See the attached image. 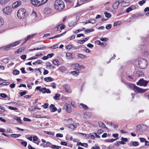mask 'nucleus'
Segmentation results:
<instances>
[{
	"instance_id": "ddd939ff",
	"label": "nucleus",
	"mask_w": 149,
	"mask_h": 149,
	"mask_svg": "<svg viewBox=\"0 0 149 149\" xmlns=\"http://www.w3.org/2000/svg\"><path fill=\"white\" fill-rule=\"evenodd\" d=\"M52 12L51 9L48 7L45 8L44 10V13L46 14H49Z\"/></svg>"
},
{
	"instance_id": "a878e982",
	"label": "nucleus",
	"mask_w": 149,
	"mask_h": 149,
	"mask_svg": "<svg viewBox=\"0 0 149 149\" xmlns=\"http://www.w3.org/2000/svg\"><path fill=\"white\" fill-rule=\"evenodd\" d=\"M45 48H46L45 47V46L42 45L41 46V47H39V48H38V47H37V48H34L33 49V50H43V49H45Z\"/></svg>"
},
{
	"instance_id": "13d9d810",
	"label": "nucleus",
	"mask_w": 149,
	"mask_h": 149,
	"mask_svg": "<svg viewBox=\"0 0 149 149\" xmlns=\"http://www.w3.org/2000/svg\"><path fill=\"white\" fill-rule=\"evenodd\" d=\"M77 145H80L82 146L85 147L84 146V143H82L81 142H78L77 144Z\"/></svg>"
},
{
	"instance_id": "37998d69",
	"label": "nucleus",
	"mask_w": 149,
	"mask_h": 149,
	"mask_svg": "<svg viewBox=\"0 0 149 149\" xmlns=\"http://www.w3.org/2000/svg\"><path fill=\"white\" fill-rule=\"evenodd\" d=\"M104 14L106 17L109 18L111 16V14L110 13H108L107 12H104Z\"/></svg>"
},
{
	"instance_id": "e2e57ef3",
	"label": "nucleus",
	"mask_w": 149,
	"mask_h": 149,
	"mask_svg": "<svg viewBox=\"0 0 149 149\" xmlns=\"http://www.w3.org/2000/svg\"><path fill=\"white\" fill-rule=\"evenodd\" d=\"M111 24H109L107 25L106 26V28L107 29H109L111 27Z\"/></svg>"
},
{
	"instance_id": "72a5a7b5",
	"label": "nucleus",
	"mask_w": 149,
	"mask_h": 149,
	"mask_svg": "<svg viewBox=\"0 0 149 149\" xmlns=\"http://www.w3.org/2000/svg\"><path fill=\"white\" fill-rule=\"evenodd\" d=\"M65 28V26L61 24L58 25L57 27V29L60 28V29L61 30L64 29Z\"/></svg>"
},
{
	"instance_id": "f03ea898",
	"label": "nucleus",
	"mask_w": 149,
	"mask_h": 149,
	"mask_svg": "<svg viewBox=\"0 0 149 149\" xmlns=\"http://www.w3.org/2000/svg\"><path fill=\"white\" fill-rule=\"evenodd\" d=\"M138 62H136V65L142 69L145 68L147 65V62L146 60L142 58H140L138 59Z\"/></svg>"
},
{
	"instance_id": "680f3d73",
	"label": "nucleus",
	"mask_w": 149,
	"mask_h": 149,
	"mask_svg": "<svg viewBox=\"0 0 149 149\" xmlns=\"http://www.w3.org/2000/svg\"><path fill=\"white\" fill-rule=\"evenodd\" d=\"M26 55H23L21 56L20 57L21 59H22L23 60H24L26 59Z\"/></svg>"
},
{
	"instance_id": "2eb2a0df",
	"label": "nucleus",
	"mask_w": 149,
	"mask_h": 149,
	"mask_svg": "<svg viewBox=\"0 0 149 149\" xmlns=\"http://www.w3.org/2000/svg\"><path fill=\"white\" fill-rule=\"evenodd\" d=\"M49 109L52 112H54L57 110V108L54 107L53 104L50 105L49 107Z\"/></svg>"
},
{
	"instance_id": "052dcab7",
	"label": "nucleus",
	"mask_w": 149,
	"mask_h": 149,
	"mask_svg": "<svg viewBox=\"0 0 149 149\" xmlns=\"http://www.w3.org/2000/svg\"><path fill=\"white\" fill-rule=\"evenodd\" d=\"M46 88H41V90L40 91V92H41L43 93H45V90H46Z\"/></svg>"
},
{
	"instance_id": "c756f323",
	"label": "nucleus",
	"mask_w": 149,
	"mask_h": 149,
	"mask_svg": "<svg viewBox=\"0 0 149 149\" xmlns=\"http://www.w3.org/2000/svg\"><path fill=\"white\" fill-rule=\"evenodd\" d=\"M35 35H29L27 36V37L25 38V42H26L31 38H33Z\"/></svg>"
},
{
	"instance_id": "2f4dec72",
	"label": "nucleus",
	"mask_w": 149,
	"mask_h": 149,
	"mask_svg": "<svg viewBox=\"0 0 149 149\" xmlns=\"http://www.w3.org/2000/svg\"><path fill=\"white\" fill-rule=\"evenodd\" d=\"M75 69L76 70H77L79 71V70L81 69V66H80L79 64L78 63H77L75 64Z\"/></svg>"
},
{
	"instance_id": "39448f33",
	"label": "nucleus",
	"mask_w": 149,
	"mask_h": 149,
	"mask_svg": "<svg viewBox=\"0 0 149 149\" xmlns=\"http://www.w3.org/2000/svg\"><path fill=\"white\" fill-rule=\"evenodd\" d=\"M48 0H31L32 5L36 6H39L46 2Z\"/></svg>"
},
{
	"instance_id": "c03bdc74",
	"label": "nucleus",
	"mask_w": 149,
	"mask_h": 149,
	"mask_svg": "<svg viewBox=\"0 0 149 149\" xmlns=\"http://www.w3.org/2000/svg\"><path fill=\"white\" fill-rule=\"evenodd\" d=\"M20 43L18 41H16L14 43H12V45H13V47L16 46V45L19 44Z\"/></svg>"
},
{
	"instance_id": "bb28decb",
	"label": "nucleus",
	"mask_w": 149,
	"mask_h": 149,
	"mask_svg": "<svg viewBox=\"0 0 149 149\" xmlns=\"http://www.w3.org/2000/svg\"><path fill=\"white\" fill-rule=\"evenodd\" d=\"M25 49V47L20 48L17 50V52L18 54L20 53L23 52Z\"/></svg>"
},
{
	"instance_id": "7c9ffc66",
	"label": "nucleus",
	"mask_w": 149,
	"mask_h": 149,
	"mask_svg": "<svg viewBox=\"0 0 149 149\" xmlns=\"http://www.w3.org/2000/svg\"><path fill=\"white\" fill-rule=\"evenodd\" d=\"M14 119L15 120H17L18 122L20 123H22V121L20 119V118L19 117H18L17 116H15L14 117Z\"/></svg>"
},
{
	"instance_id": "412c9836",
	"label": "nucleus",
	"mask_w": 149,
	"mask_h": 149,
	"mask_svg": "<svg viewBox=\"0 0 149 149\" xmlns=\"http://www.w3.org/2000/svg\"><path fill=\"white\" fill-rule=\"evenodd\" d=\"M44 80L46 82H48L52 81H53L54 79L51 77H45L44 78Z\"/></svg>"
},
{
	"instance_id": "3c124183",
	"label": "nucleus",
	"mask_w": 149,
	"mask_h": 149,
	"mask_svg": "<svg viewBox=\"0 0 149 149\" xmlns=\"http://www.w3.org/2000/svg\"><path fill=\"white\" fill-rule=\"evenodd\" d=\"M146 2L145 0H142L139 2L138 3L141 6H142Z\"/></svg>"
},
{
	"instance_id": "9b49d317",
	"label": "nucleus",
	"mask_w": 149,
	"mask_h": 149,
	"mask_svg": "<svg viewBox=\"0 0 149 149\" xmlns=\"http://www.w3.org/2000/svg\"><path fill=\"white\" fill-rule=\"evenodd\" d=\"M21 3L20 1H17L14 3L12 5V8H15L21 5Z\"/></svg>"
},
{
	"instance_id": "69168bd1",
	"label": "nucleus",
	"mask_w": 149,
	"mask_h": 149,
	"mask_svg": "<svg viewBox=\"0 0 149 149\" xmlns=\"http://www.w3.org/2000/svg\"><path fill=\"white\" fill-rule=\"evenodd\" d=\"M51 86L53 88H56V84L54 82L51 83Z\"/></svg>"
},
{
	"instance_id": "a211bd4d",
	"label": "nucleus",
	"mask_w": 149,
	"mask_h": 149,
	"mask_svg": "<svg viewBox=\"0 0 149 149\" xmlns=\"http://www.w3.org/2000/svg\"><path fill=\"white\" fill-rule=\"evenodd\" d=\"M77 23V21L76 20L75 21H71L70 22L68 23V26L69 27H71L74 25L76 24Z\"/></svg>"
},
{
	"instance_id": "a18cd8bd",
	"label": "nucleus",
	"mask_w": 149,
	"mask_h": 149,
	"mask_svg": "<svg viewBox=\"0 0 149 149\" xmlns=\"http://www.w3.org/2000/svg\"><path fill=\"white\" fill-rule=\"evenodd\" d=\"M68 127V128H71V129L73 130L74 128V125H73V124H69Z\"/></svg>"
},
{
	"instance_id": "0eeeda50",
	"label": "nucleus",
	"mask_w": 149,
	"mask_h": 149,
	"mask_svg": "<svg viewBox=\"0 0 149 149\" xmlns=\"http://www.w3.org/2000/svg\"><path fill=\"white\" fill-rule=\"evenodd\" d=\"M81 134H83L86 138H90L91 139H94L95 137V134H96V133H90L89 134H85L83 133H80Z\"/></svg>"
},
{
	"instance_id": "c9c22d12",
	"label": "nucleus",
	"mask_w": 149,
	"mask_h": 149,
	"mask_svg": "<svg viewBox=\"0 0 149 149\" xmlns=\"http://www.w3.org/2000/svg\"><path fill=\"white\" fill-rule=\"evenodd\" d=\"M71 73L74 75L77 76L79 74V72L77 70L76 71H72Z\"/></svg>"
},
{
	"instance_id": "cd10ccee",
	"label": "nucleus",
	"mask_w": 149,
	"mask_h": 149,
	"mask_svg": "<svg viewBox=\"0 0 149 149\" xmlns=\"http://www.w3.org/2000/svg\"><path fill=\"white\" fill-rule=\"evenodd\" d=\"M13 47V45H12V43H11L7 45L5 47V49L6 50H8L9 49H10L11 48Z\"/></svg>"
},
{
	"instance_id": "09e8293b",
	"label": "nucleus",
	"mask_w": 149,
	"mask_h": 149,
	"mask_svg": "<svg viewBox=\"0 0 149 149\" xmlns=\"http://www.w3.org/2000/svg\"><path fill=\"white\" fill-rule=\"evenodd\" d=\"M44 132L45 134H49V135H52V136H53L54 135V133L53 132H50L45 131H44Z\"/></svg>"
},
{
	"instance_id": "473e14b6",
	"label": "nucleus",
	"mask_w": 149,
	"mask_h": 149,
	"mask_svg": "<svg viewBox=\"0 0 149 149\" xmlns=\"http://www.w3.org/2000/svg\"><path fill=\"white\" fill-rule=\"evenodd\" d=\"M31 16L32 18L35 19L37 17L36 13L34 11H33L31 13Z\"/></svg>"
},
{
	"instance_id": "7ed1b4c3",
	"label": "nucleus",
	"mask_w": 149,
	"mask_h": 149,
	"mask_svg": "<svg viewBox=\"0 0 149 149\" xmlns=\"http://www.w3.org/2000/svg\"><path fill=\"white\" fill-rule=\"evenodd\" d=\"M17 17L20 19H24L27 16L26 10L24 8L20 9L17 13Z\"/></svg>"
},
{
	"instance_id": "4be33fe9",
	"label": "nucleus",
	"mask_w": 149,
	"mask_h": 149,
	"mask_svg": "<svg viewBox=\"0 0 149 149\" xmlns=\"http://www.w3.org/2000/svg\"><path fill=\"white\" fill-rule=\"evenodd\" d=\"M91 116V113L89 112H86L84 115V117L85 118H89Z\"/></svg>"
},
{
	"instance_id": "5fc2aeb1",
	"label": "nucleus",
	"mask_w": 149,
	"mask_h": 149,
	"mask_svg": "<svg viewBox=\"0 0 149 149\" xmlns=\"http://www.w3.org/2000/svg\"><path fill=\"white\" fill-rule=\"evenodd\" d=\"M65 33H66V32H64L61 34L56 35V36H54V38H58L60 37L61 36H62L63 35V34H65Z\"/></svg>"
},
{
	"instance_id": "4c0bfd02",
	"label": "nucleus",
	"mask_w": 149,
	"mask_h": 149,
	"mask_svg": "<svg viewBox=\"0 0 149 149\" xmlns=\"http://www.w3.org/2000/svg\"><path fill=\"white\" fill-rule=\"evenodd\" d=\"M21 136V134H12L11 135V136L13 137L17 138Z\"/></svg>"
},
{
	"instance_id": "79ce46f5",
	"label": "nucleus",
	"mask_w": 149,
	"mask_h": 149,
	"mask_svg": "<svg viewBox=\"0 0 149 149\" xmlns=\"http://www.w3.org/2000/svg\"><path fill=\"white\" fill-rule=\"evenodd\" d=\"M19 71L17 70H13V74L15 75L19 74Z\"/></svg>"
},
{
	"instance_id": "423d86ee",
	"label": "nucleus",
	"mask_w": 149,
	"mask_h": 149,
	"mask_svg": "<svg viewBox=\"0 0 149 149\" xmlns=\"http://www.w3.org/2000/svg\"><path fill=\"white\" fill-rule=\"evenodd\" d=\"M13 8L11 6H7L5 7L3 9V12L6 14L9 15L12 13Z\"/></svg>"
},
{
	"instance_id": "6ab92c4d",
	"label": "nucleus",
	"mask_w": 149,
	"mask_h": 149,
	"mask_svg": "<svg viewBox=\"0 0 149 149\" xmlns=\"http://www.w3.org/2000/svg\"><path fill=\"white\" fill-rule=\"evenodd\" d=\"M80 105V107L81 109H83L85 110L88 109L87 106L83 103H81Z\"/></svg>"
},
{
	"instance_id": "f704fd0d",
	"label": "nucleus",
	"mask_w": 149,
	"mask_h": 149,
	"mask_svg": "<svg viewBox=\"0 0 149 149\" xmlns=\"http://www.w3.org/2000/svg\"><path fill=\"white\" fill-rule=\"evenodd\" d=\"M118 138L116 139H107L105 140V141L106 142H113L116 140L118 139Z\"/></svg>"
},
{
	"instance_id": "6e6d98bb",
	"label": "nucleus",
	"mask_w": 149,
	"mask_h": 149,
	"mask_svg": "<svg viewBox=\"0 0 149 149\" xmlns=\"http://www.w3.org/2000/svg\"><path fill=\"white\" fill-rule=\"evenodd\" d=\"M0 96L3 98H6L7 97V95L4 93H0Z\"/></svg>"
},
{
	"instance_id": "ea45409f",
	"label": "nucleus",
	"mask_w": 149,
	"mask_h": 149,
	"mask_svg": "<svg viewBox=\"0 0 149 149\" xmlns=\"http://www.w3.org/2000/svg\"><path fill=\"white\" fill-rule=\"evenodd\" d=\"M8 2L6 0H0V3L1 5H3L7 3Z\"/></svg>"
},
{
	"instance_id": "4d7b16f0",
	"label": "nucleus",
	"mask_w": 149,
	"mask_h": 149,
	"mask_svg": "<svg viewBox=\"0 0 149 149\" xmlns=\"http://www.w3.org/2000/svg\"><path fill=\"white\" fill-rule=\"evenodd\" d=\"M51 143L49 142H46V143L45 144H44L43 146L44 147H47L48 146H49Z\"/></svg>"
},
{
	"instance_id": "1a4fd4ad",
	"label": "nucleus",
	"mask_w": 149,
	"mask_h": 149,
	"mask_svg": "<svg viewBox=\"0 0 149 149\" xmlns=\"http://www.w3.org/2000/svg\"><path fill=\"white\" fill-rule=\"evenodd\" d=\"M63 109L65 110L68 113H70L72 111V109L70 105L68 104H66L63 106Z\"/></svg>"
},
{
	"instance_id": "f3484780",
	"label": "nucleus",
	"mask_w": 149,
	"mask_h": 149,
	"mask_svg": "<svg viewBox=\"0 0 149 149\" xmlns=\"http://www.w3.org/2000/svg\"><path fill=\"white\" fill-rule=\"evenodd\" d=\"M122 141H119L120 143L122 144H124L125 143V142H126L128 141V139L127 138H124L123 137H122L121 138Z\"/></svg>"
},
{
	"instance_id": "58836bf2",
	"label": "nucleus",
	"mask_w": 149,
	"mask_h": 149,
	"mask_svg": "<svg viewBox=\"0 0 149 149\" xmlns=\"http://www.w3.org/2000/svg\"><path fill=\"white\" fill-rule=\"evenodd\" d=\"M51 147L53 149H54L55 148H56V149H58L61 148V146H59L55 145H52L51 146Z\"/></svg>"
},
{
	"instance_id": "c85d7f7f",
	"label": "nucleus",
	"mask_w": 149,
	"mask_h": 149,
	"mask_svg": "<svg viewBox=\"0 0 149 149\" xmlns=\"http://www.w3.org/2000/svg\"><path fill=\"white\" fill-rule=\"evenodd\" d=\"M77 56L78 57L81 59L85 58L86 57V55H85L83 54L80 53L78 54Z\"/></svg>"
},
{
	"instance_id": "393cba45",
	"label": "nucleus",
	"mask_w": 149,
	"mask_h": 149,
	"mask_svg": "<svg viewBox=\"0 0 149 149\" xmlns=\"http://www.w3.org/2000/svg\"><path fill=\"white\" fill-rule=\"evenodd\" d=\"M60 96V95L59 94H56L55 95L53 96V98L55 100H59Z\"/></svg>"
},
{
	"instance_id": "5701e85b",
	"label": "nucleus",
	"mask_w": 149,
	"mask_h": 149,
	"mask_svg": "<svg viewBox=\"0 0 149 149\" xmlns=\"http://www.w3.org/2000/svg\"><path fill=\"white\" fill-rule=\"evenodd\" d=\"M47 68H49L50 69H53L54 68V67L52 66L50 62H47L46 63Z\"/></svg>"
},
{
	"instance_id": "774afa93",
	"label": "nucleus",
	"mask_w": 149,
	"mask_h": 149,
	"mask_svg": "<svg viewBox=\"0 0 149 149\" xmlns=\"http://www.w3.org/2000/svg\"><path fill=\"white\" fill-rule=\"evenodd\" d=\"M49 105V104L48 103H45L44 105H42V107L45 109L47 108L48 106Z\"/></svg>"
},
{
	"instance_id": "b1692460",
	"label": "nucleus",
	"mask_w": 149,
	"mask_h": 149,
	"mask_svg": "<svg viewBox=\"0 0 149 149\" xmlns=\"http://www.w3.org/2000/svg\"><path fill=\"white\" fill-rule=\"evenodd\" d=\"M143 72L140 71H138L136 73V75L138 77H141L143 75Z\"/></svg>"
},
{
	"instance_id": "20e7f679",
	"label": "nucleus",
	"mask_w": 149,
	"mask_h": 149,
	"mask_svg": "<svg viewBox=\"0 0 149 149\" xmlns=\"http://www.w3.org/2000/svg\"><path fill=\"white\" fill-rule=\"evenodd\" d=\"M129 86L130 89H133L135 92L142 93L145 92L146 91V90L139 88L134 84H130L129 85Z\"/></svg>"
},
{
	"instance_id": "9d476101",
	"label": "nucleus",
	"mask_w": 149,
	"mask_h": 149,
	"mask_svg": "<svg viewBox=\"0 0 149 149\" xmlns=\"http://www.w3.org/2000/svg\"><path fill=\"white\" fill-rule=\"evenodd\" d=\"M119 2H120V3H121V5L123 7H126L130 4L129 2H124L123 0H119Z\"/></svg>"
},
{
	"instance_id": "4468645a",
	"label": "nucleus",
	"mask_w": 149,
	"mask_h": 149,
	"mask_svg": "<svg viewBox=\"0 0 149 149\" xmlns=\"http://www.w3.org/2000/svg\"><path fill=\"white\" fill-rule=\"evenodd\" d=\"M66 56L68 58L70 59L73 58L74 57L75 55L74 54L70 53H67Z\"/></svg>"
},
{
	"instance_id": "338daca9",
	"label": "nucleus",
	"mask_w": 149,
	"mask_h": 149,
	"mask_svg": "<svg viewBox=\"0 0 149 149\" xmlns=\"http://www.w3.org/2000/svg\"><path fill=\"white\" fill-rule=\"evenodd\" d=\"M56 136L57 137H63V134H61L58 133L56 134Z\"/></svg>"
},
{
	"instance_id": "0e129e2a",
	"label": "nucleus",
	"mask_w": 149,
	"mask_h": 149,
	"mask_svg": "<svg viewBox=\"0 0 149 149\" xmlns=\"http://www.w3.org/2000/svg\"><path fill=\"white\" fill-rule=\"evenodd\" d=\"M108 39L107 38H100V40L102 41H107L108 40Z\"/></svg>"
},
{
	"instance_id": "de8ad7c7",
	"label": "nucleus",
	"mask_w": 149,
	"mask_h": 149,
	"mask_svg": "<svg viewBox=\"0 0 149 149\" xmlns=\"http://www.w3.org/2000/svg\"><path fill=\"white\" fill-rule=\"evenodd\" d=\"M8 108L9 109L11 110H16L18 109V108L16 107H14L10 106H9Z\"/></svg>"
},
{
	"instance_id": "bf43d9fd",
	"label": "nucleus",
	"mask_w": 149,
	"mask_h": 149,
	"mask_svg": "<svg viewBox=\"0 0 149 149\" xmlns=\"http://www.w3.org/2000/svg\"><path fill=\"white\" fill-rule=\"evenodd\" d=\"M20 70H21L23 74H25L26 73V72L25 70V68H22L20 69Z\"/></svg>"
},
{
	"instance_id": "603ef678",
	"label": "nucleus",
	"mask_w": 149,
	"mask_h": 149,
	"mask_svg": "<svg viewBox=\"0 0 149 149\" xmlns=\"http://www.w3.org/2000/svg\"><path fill=\"white\" fill-rule=\"evenodd\" d=\"M73 47V46L71 45H67L66 48L67 49H70Z\"/></svg>"
},
{
	"instance_id": "e433bc0d",
	"label": "nucleus",
	"mask_w": 149,
	"mask_h": 149,
	"mask_svg": "<svg viewBox=\"0 0 149 149\" xmlns=\"http://www.w3.org/2000/svg\"><path fill=\"white\" fill-rule=\"evenodd\" d=\"M98 125L100 127H103L107 129V128L105 126V125L102 122H98Z\"/></svg>"
},
{
	"instance_id": "864d4df0",
	"label": "nucleus",
	"mask_w": 149,
	"mask_h": 149,
	"mask_svg": "<svg viewBox=\"0 0 149 149\" xmlns=\"http://www.w3.org/2000/svg\"><path fill=\"white\" fill-rule=\"evenodd\" d=\"M139 145V143L137 141H134L132 143V145L134 146H136Z\"/></svg>"
},
{
	"instance_id": "a19ab883",
	"label": "nucleus",
	"mask_w": 149,
	"mask_h": 149,
	"mask_svg": "<svg viewBox=\"0 0 149 149\" xmlns=\"http://www.w3.org/2000/svg\"><path fill=\"white\" fill-rule=\"evenodd\" d=\"M142 54L145 56H147L149 54V52L147 51H144L142 52Z\"/></svg>"
},
{
	"instance_id": "dca6fc26",
	"label": "nucleus",
	"mask_w": 149,
	"mask_h": 149,
	"mask_svg": "<svg viewBox=\"0 0 149 149\" xmlns=\"http://www.w3.org/2000/svg\"><path fill=\"white\" fill-rule=\"evenodd\" d=\"M63 86L67 92H70L71 89L69 86L67 84H64L63 85Z\"/></svg>"
},
{
	"instance_id": "f257e3e1",
	"label": "nucleus",
	"mask_w": 149,
	"mask_h": 149,
	"mask_svg": "<svg viewBox=\"0 0 149 149\" xmlns=\"http://www.w3.org/2000/svg\"><path fill=\"white\" fill-rule=\"evenodd\" d=\"M54 6L56 10L61 11L65 7L64 2L61 0H56L54 3Z\"/></svg>"
},
{
	"instance_id": "aec40b11",
	"label": "nucleus",
	"mask_w": 149,
	"mask_h": 149,
	"mask_svg": "<svg viewBox=\"0 0 149 149\" xmlns=\"http://www.w3.org/2000/svg\"><path fill=\"white\" fill-rule=\"evenodd\" d=\"M53 63L56 65H60L61 63L57 59H55L53 61Z\"/></svg>"
},
{
	"instance_id": "8fccbe9b",
	"label": "nucleus",
	"mask_w": 149,
	"mask_h": 149,
	"mask_svg": "<svg viewBox=\"0 0 149 149\" xmlns=\"http://www.w3.org/2000/svg\"><path fill=\"white\" fill-rule=\"evenodd\" d=\"M121 23V22L120 21L115 22L114 23L113 26H119L120 24Z\"/></svg>"
},
{
	"instance_id": "49530a36",
	"label": "nucleus",
	"mask_w": 149,
	"mask_h": 149,
	"mask_svg": "<svg viewBox=\"0 0 149 149\" xmlns=\"http://www.w3.org/2000/svg\"><path fill=\"white\" fill-rule=\"evenodd\" d=\"M4 24V21L2 17H0V27L1 26Z\"/></svg>"
},
{
	"instance_id": "f8f14e48",
	"label": "nucleus",
	"mask_w": 149,
	"mask_h": 149,
	"mask_svg": "<svg viewBox=\"0 0 149 149\" xmlns=\"http://www.w3.org/2000/svg\"><path fill=\"white\" fill-rule=\"evenodd\" d=\"M120 3V2H119V0H118V1H117L115 2L112 5V7L113 9L115 10L117 9L118 8L119 4Z\"/></svg>"
},
{
	"instance_id": "6e6552de",
	"label": "nucleus",
	"mask_w": 149,
	"mask_h": 149,
	"mask_svg": "<svg viewBox=\"0 0 149 149\" xmlns=\"http://www.w3.org/2000/svg\"><path fill=\"white\" fill-rule=\"evenodd\" d=\"M148 83V81H145L143 79H141L136 84L137 85L146 86Z\"/></svg>"
}]
</instances>
